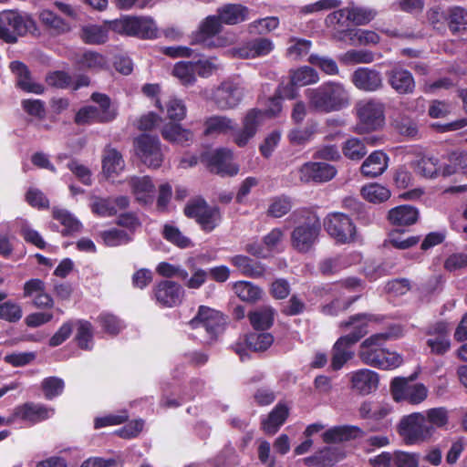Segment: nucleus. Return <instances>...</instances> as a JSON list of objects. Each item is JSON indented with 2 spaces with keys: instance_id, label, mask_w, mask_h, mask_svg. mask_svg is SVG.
<instances>
[{
  "instance_id": "f257e3e1",
  "label": "nucleus",
  "mask_w": 467,
  "mask_h": 467,
  "mask_svg": "<svg viewBox=\"0 0 467 467\" xmlns=\"http://www.w3.org/2000/svg\"><path fill=\"white\" fill-rule=\"evenodd\" d=\"M403 336V327L390 324L386 330L375 333L367 337L359 346L358 357L362 363L383 370H391L403 363V358L397 352L389 351L382 346L390 340Z\"/></svg>"
},
{
  "instance_id": "f03ea898",
  "label": "nucleus",
  "mask_w": 467,
  "mask_h": 467,
  "mask_svg": "<svg viewBox=\"0 0 467 467\" xmlns=\"http://www.w3.org/2000/svg\"><path fill=\"white\" fill-rule=\"evenodd\" d=\"M385 317L379 314L358 313L350 316L340 323L341 328H350V333L337 338L332 347L330 368L333 371L341 369L344 365L353 358L352 348L368 333L369 323H382Z\"/></svg>"
},
{
  "instance_id": "7ed1b4c3",
  "label": "nucleus",
  "mask_w": 467,
  "mask_h": 467,
  "mask_svg": "<svg viewBox=\"0 0 467 467\" xmlns=\"http://www.w3.org/2000/svg\"><path fill=\"white\" fill-rule=\"evenodd\" d=\"M296 226L291 233V245L301 254H306L318 242L322 223L318 215L309 209H297L290 215Z\"/></svg>"
},
{
  "instance_id": "20e7f679",
  "label": "nucleus",
  "mask_w": 467,
  "mask_h": 467,
  "mask_svg": "<svg viewBox=\"0 0 467 467\" xmlns=\"http://www.w3.org/2000/svg\"><path fill=\"white\" fill-rule=\"evenodd\" d=\"M305 95L309 107L321 113L339 111L350 104L348 90L336 81H326L315 88H307Z\"/></svg>"
},
{
  "instance_id": "39448f33",
  "label": "nucleus",
  "mask_w": 467,
  "mask_h": 467,
  "mask_svg": "<svg viewBox=\"0 0 467 467\" xmlns=\"http://www.w3.org/2000/svg\"><path fill=\"white\" fill-rule=\"evenodd\" d=\"M107 30L127 36L140 39H156L159 37V29L150 16H121L119 18L105 21Z\"/></svg>"
},
{
  "instance_id": "423d86ee",
  "label": "nucleus",
  "mask_w": 467,
  "mask_h": 467,
  "mask_svg": "<svg viewBox=\"0 0 467 467\" xmlns=\"http://www.w3.org/2000/svg\"><path fill=\"white\" fill-rule=\"evenodd\" d=\"M36 30V23L31 16L13 9L0 12V39L3 42L16 44L19 37Z\"/></svg>"
},
{
  "instance_id": "0eeeda50",
  "label": "nucleus",
  "mask_w": 467,
  "mask_h": 467,
  "mask_svg": "<svg viewBox=\"0 0 467 467\" xmlns=\"http://www.w3.org/2000/svg\"><path fill=\"white\" fill-rule=\"evenodd\" d=\"M396 430L403 443L408 446L420 444L432 438V428L427 425L425 415L421 412L404 415Z\"/></svg>"
},
{
  "instance_id": "6e6552de",
  "label": "nucleus",
  "mask_w": 467,
  "mask_h": 467,
  "mask_svg": "<svg viewBox=\"0 0 467 467\" xmlns=\"http://www.w3.org/2000/svg\"><path fill=\"white\" fill-rule=\"evenodd\" d=\"M183 213L187 218L193 219L205 233L213 232L223 221L221 209L209 205L202 196L189 200Z\"/></svg>"
},
{
  "instance_id": "1a4fd4ad",
  "label": "nucleus",
  "mask_w": 467,
  "mask_h": 467,
  "mask_svg": "<svg viewBox=\"0 0 467 467\" xmlns=\"http://www.w3.org/2000/svg\"><path fill=\"white\" fill-rule=\"evenodd\" d=\"M201 162L213 174L221 177H234L239 172V165L234 162V152L228 148H217L204 151L200 156Z\"/></svg>"
},
{
  "instance_id": "9d476101",
  "label": "nucleus",
  "mask_w": 467,
  "mask_h": 467,
  "mask_svg": "<svg viewBox=\"0 0 467 467\" xmlns=\"http://www.w3.org/2000/svg\"><path fill=\"white\" fill-rule=\"evenodd\" d=\"M223 29V26L217 14L208 16L201 21L197 30L192 33L191 44L207 49L222 47L225 43V39L219 36Z\"/></svg>"
},
{
  "instance_id": "9b49d317",
  "label": "nucleus",
  "mask_w": 467,
  "mask_h": 467,
  "mask_svg": "<svg viewBox=\"0 0 467 467\" xmlns=\"http://www.w3.org/2000/svg\"><path fill=\"white\" fill-rule=\"evenodd\" d=\"M323 226L327 234L337 244H350L356 239V224L353 220L344 213H329L324 218Z\"/></svg>"
},
{
  "instance_id": "f8f14e48",
  "label": "nucleus",
  "mask_w": 467,
  "mask_h": 467,
  "mask_svg": "<svg viewBox=\"0 0 467 467\" xmlns=\"http://www.w3.org/2000/svg\"><path fill=\"white\" fill-rule=\"evenodd\" d=\"M384 110V104L380 101L369 99L359 102L357 105L358 130L370 132L382 127L385 121Z\"/></svg>"
},
{
  "instance_id": "ddd939ff",
  "label": "nucleus",
  "mask_w": 467,
  "mask_h": 467,
  "mask_svg": "<svg viewBox=\"0 0 467 467\" xmlns=\"http://www.w3.org/2000/svg\"><path fill=\"white\" fill-rule=\"evenodd\" d=\"M390 394L396 402L418 405L427 399L428 389L423 383L410 384L408 379L396 377L390 382Z\"/></svg>"
},
{
  "instance_id": "4468645a",
  "label": "nucleus",
  "mask_w": 467,
  "mask_h": 467,
  "mask_svg": "<svg viewBox=\"0 0 467 467\" xmlns=\"http://www.w3.org/2000/svg\"><path fill=\"white\" fill-rule=\"evenodd\" d=\"M136 155L148 167L157 169L161 166L163 154L157 136L142 133L133 140Z\"/></svg>"
},
{
  "instance_id": "2eb2a0df",
  "label": "nucleus",
  "mask_w": 467,
  "mask_h": 467,
  "mask_svg": "<svg viewBox=\"0 0 467 467\" xmlns=\"http://www.w3.org/2000/svg\"><path fill=\"white\" fill-rule=\"evenodd\" d=\"M226 320L217 310L205 306H199L197 315L190 321L192 328L203 327L211 340H214L223 332Z\"/></svg>"
},
{
  "instance_id": "dca6fc26",
  "label": "nucleus",
  "mask_w": 467,
  "mask_h": 467,
  "mask_svg": "<svg viewBox=\"0 0 467 467\" xmlns=\"http://www.w3.org/2000/svg\"><path fill=\"white\" fill-rule=\"evenodd\" d=\"M274 343V336L269 332L254 331L245 334L232 345V349L240 357L241 361L249 358L247 351L265 352Z\"/></svg>"
},
{
  "instance_id": "f3484780",
  "label": "nucleus",
  "mask_w": 467,
  "mask_h": 467,
  "mask_svg": "<svg viewBox=\"0 0 467 467\" xmlns=\"http://www.w3.org/2000/svg\"><path fill=\"white\" fill-rule=\"evenodd\" d=\"M54 412L53 408L47 407L45 404L32 401L25 402L14 409L12 415L6 419V425L13 423L16 419L35 425L49 419Z\"/></svg>"
},
{
  "instance_id": "a211bd4d",
  "label": "nucleus",
  "mask_w": 467,
  "mask_h": 467,
  "mask_svg": "<svg viewBox=\"0 0 467 467\" xmlns=\"http://www.w3.org/2000/svg\"><path fill=\"white\" fill-rule=\"evenodd\" d=\"M182 285L174 281L161 280L152 288V298L162 307H173L182 302Z\"/></svg>"
},
{
  "instance_id": "6ab92c4d",
  "label": "nucleus",
  "mask_w": 467,
  "mask_h": 467,
  "mask_svg": "<svg viewBox=\"0 0 467 467\" xmlns=\"http://www.w3.org/2000/svg\"><path fill=\"white\" fill-rule=\"evenodd\" d=\"M298 172L303 182L323 183L331 181L337 175V169L327 162L307 161L299 168Z\"/></svg>"
},
{
  "instance_id": "aec40b11",
  "label": "nucleus",
  "mask_w": 467,
  "mask_h": 467,
  "mask_svg": "<svg viewBox=\"0 0 467 467\" xmlns=\"http://www.w3.org/2000/svg\"><path fill=\"white\" fill-rule=\"evenodd\" d=\"M243 89L233 82H223L213 93V100L220 109L235 108L242 100Z\"/></svg>"
},
{
  "instance_id": "412c9836",
  "label": "nucleus",
  "mask_w": 467,
  "mask_h": 467,
  "mask_svg": "<svg viewBox=\"0 0 467 467\" xmlns=\"http://www.w3.org/2000/svg\"><path fill=\"white\" fill-rule=\"evenodd\" d=\"M350 388L359 395H368L379 387V374L368 368H360L349 373Z\"/></svg>"
},
{
  "instance_id": "4be33fe9",
  "label": "nucleus",
  "mask_w": 467,
  "mask_h": 467,
  "mask_svg": "<svg viewBox=\"0 0 467 467\" xmlns=\"http://www.w3.org/2000/svg\"><path fill=\"white\" fill-rule=\"evenodd\" d=\"M10 70L16 77V87L26 93L44 94L46 88L43 84L33 81L28 67L18 60L10 63Z\"/></svg>"
},
{
  "instance_id": "5701e85b",
  "label": "nucleus",
  "mask_w": 467,
  "mask_h": 467,
  "mask_svg": "<svg viewBox=\"0 0 467 467\" xmlns=\"http://www.w3.org/2000/svg\"><path fill=\"white\" fill-rule=\"evenodd\" d=\"M354 86L366 92L377 91L382 88V77L379 71L368 67H358L352 76Z\"/></svg>"
},
{
  "instance_id": "b1692460",
  "label": "nucleus",
  "mask_w": 467,
  "mask_h": 467,
  "mask_svg": "<svg viewBox=\"0 0 467 467\" xmlns=\"http://www.w3.org/2000/svg\"><path fill=\"white\" fill-rule=\"evenodd\" d=\"M327 26L333 27L334 35L338 40L347 38L353 40L355 28L350 27L351 20L348 17V8L337 9L326 17Z\"/></svg>"
},
{
  "instance_id": "393cba45",
  "label": "nucleus",
  "mask_w": 467,
  "mask_h": 467,
  "mask_svg": "<svg viewBox=\"0 0 467 467\" xmlns=\"http://www.w3.org/2000/svg\"><path fill=\"white\" fill-rule=\"evenodd\" d=\"M389 85L399 94H412L415 90V80L412 74L402 67H396L386 72Z\"/></svg>"
},
{
  "instance_id": "a878e982",
  "label": "nucleus",
  "mask_w": 467,
  "mask_h": 467,
  "mask_svg": "<svg viewBox=\"0 0 467 467\" xmlns=\"http://www.w3.org/2000/svg\"><path fill=\"white\" fill-rule=\"evenodd\" d=\"M364 431L355 425H338L327 429L322 433V440L325 443H340L353 441L363 437Z\"/></svg>"
},
{
  "instance_id": "bb28decb",
  "label": "nucleus",
  "mask_w": 467,
  "mask_h": 467,
  "mask_svg": "<svg viewBox=\"0 0 467 467\" xmlns=\"http://www.w3.org/2000/svg\"><path fill=\"white\" fill-rule=\"evenodd\" d=\"M251 10L242 4H224L217 8L216 14L223 26H235L250 18Z\"/></svg>"
},
{
  "instance_id": "cd10ccee",
  "label": "nucleus",
  "mask_w": 467,
  "mask_h": 467,
  "mask_svg": "<svg viewBox=\"0 0 467 467\" xmlns=\"http://www.w3.org/2000/svg\"><path fill=\"white\" fill-rule=\"evenodd\" d=\"M262 111L258 109L248 110L243 119V129L234 134V141L239 147H244L256 134Z\"/></svg>"
},
{
  "instance_id": "c85d7f7f",
  "label": "nucleus",
  "mask_w": 467,
  "mask_h": 467,
  "mask_svg": "<svg viewBox=\"0 0 467 467\" xmlns=\"http://www.w3.org/2000/svg\"><path fill=\"white\" fill-rule=\"evenodd\" d=\"M229 262L243 275L250 278H261L266 271L265 265L263 263L244 254L234 255L229 258Z\"/></svg>"
},
{
  "instance_id": "c756f323",
  "label": "nucleus",
  "mask_w": 467,
  "mask_h": 467,
  "mask_svg": "<svg viewBox=\"0 0 467 467\" xmlns=\"http://www.w3.org/2000/svg\"><path fill=\"white\" fill-rule=\"evenodd\" d=\"M418 219V209L409 204L391 208L387 214V220L393 226H410L416 223Z\"/></svg>"
},
{
  "instance_id": "7c9ffc66",
  "label": "nucleus",
  "mask_w": 467,
  "mask_h": 467,
  "mask_svg": "<svg viewBox=\"0 0 467 467\" xmlns=\"http://www.w3.org/2000/svg\"><path fill=\"white\" fill-rule=\"evenodd\" d=\"M205 136L226 135L235 130L237 124L226 116L213 115L204 120Z\"/></svg>"
},
{
  "instance_id": "2f4dec72",
  "label": "nucleus",
  "mask_w": 467,
  "mask_h": 467,
  "mask_svg": "<svg viewBox=\"0 0 467 467\" xmlns=\"http://www.w3.org/2000/svg\"><path fill=\"white\" fill-rule=\"evenodd\" d=\"M388 156L382 150H375L368 155L360 167L366 177L375 178L381 175L388 167Z\"/></svg>"
},
{
  "instance_id": "473e14b6",
  "label": "nucleus",
  "mask_w": 467,
  "mask_h": 467,
  "mask_svg": "<svg viewBox=\"0 0 467 467\" xmlns=\"http://www.w3.org/2000/svg\"><path fill=\"white\" fill-rule=\"evenodd\" d=\"M275 310L270 306H265L256 310L250 311L247 315L252 327L256 331L266 332L275 322Z\"/></svg>"
},
{
  "instance_id": "72a5a7b5",
  "label": "nucleus",
  "mask_w": 467,
  "mask_h": 467,
  "mask_svg": "<svg viewBox=\"0 0 467 467\" xmlns=\"http://www.w3.org/2000/svg\"><path fill=\"white\" fill-rule=\"evenodd\" d=\"M289 416V409L285 403H277L262 421V428L266 434H275Z\"/></svg>"
},
{
  "instance_id": "f704fd0d",
  "label": "nucleus",
  "mask_w": 467,
  "mask_h": 467,
  "mask_svg": "<svg viewBox=\"0 0 467 467\" xmlns=\"http://www.w3.org/2000/svg\"><path fill=\"white\" fill-rule=\"evenodd\" d=\"M90 99L98 104L97 110L101 124L109 123L118 117V107L112 103L107 94L94 92L91 94Z\"/></svg>"
},
{
  "instance_id": "c9c22d12",
  "label": "nucleus",
  "mask_w": 467,
  "mask_h": 467,
  "mask_svg": "<svg viewBox=\"0 0 467 467\" xmlns=\"http://www.w3.org/2000/svg\"><path fill=\"white\" fill-rule=\"evenodd\" d=\"M130 185L136 200L142 204L152 202L155 186L149 176L134 177L130 180Z\"/></svg>"
},
{
  "instance_id": "e433bc0d",
  "label": "nucleus",
  "mask_w": 467,
  "mask_h": 467,
  "mask_svg": "<svg viewBox=\"0 0 467 467\" xmlns=\"http://www.w3.org/2000/svg\"><path fill=\"white\" fill-rule=\"evenodd\" d=\"M161 133L165 140L182 145L188 144L193 138V134L190 130L183 129L180 124L173 122L163 125Z\"/></svg>"
},
{
  "instance_id": "4c0bfd02",
  "label": "nucleus",
  "mask_w": 467,
  "mask_h": 467,
  "mask_svg": "<svg viewBox=\"0 0 467 467\" xmlns=\"http://www.w3.org/2000/svg\"><path fill=\"white\" fill-rule=\"evenodd\" d=\"M41 24L53 35H62L70 31V25L55 12L44 9L39 13Z\"/></svg>"
},
{
  "instance_id": "58836bf2",
  "label": "nucleus",
  "mask_w": 467,
  "mask_h": 467,
  "mask_svg": "<svg viewBox=\"0 0 467 467\" xmlns=\"http://www.w3.org/2000/svg\"><path fill=\"white\" fill-rule=\"evenodd\" d=\"M125 162L121 153L114 148L105 150L102 158V171L107 177L119 174L124 170Z\"/></svg>"
},
{
  "instance_id": "ea45409f",
  "label": "nucleus",
  "mask_w": 467,
  "mask_h": 467,
  "mask_svg": "<svg viewBox=\"0 0 467 467\" xmlns=\"http://www.w3.org/2000/svg\"><path fill=\"white\" fill-rule=\"evenodd\" d=\"M449 28L454 36L467 38V11L464 8L454 6L450 9Z\"/></svg>"
},
{
  "instance_id": "a19ab883",
  "label": "nucleus",
  "mask_w": 467,
  "mask_h": 467,
  "mask_svg": "<svg viewBox=\"0 0 467 467\" xmlns=\"http://www.w3.org/2000/svg\"><path fill=\"white\" fill-rule=\"evenodd\" d=\"M274 49V43L266 37H258L245 43L242 51L244 57H259L270 54Z\"/></svg>"
},
{
  "instance_id": "79ce46f5",
  "label": "nucleus",
  "mask_w": 467,
  "mask_h": 467,
  "mask_svg": "<svg viewBox=\"0 0 467 467\" xmlns=\"http://www.w3.org/2000/svg\"><path fill=\"white\" fill-rule=\"evenodd\" d=\"M52 216L58 221L63 226L61 234L63 236H68L81 230V223L74 217L67 210L54 207Z\"/></svg>"
},
{
  "instance_id": "37998d69",
  "label": "nucleus",
  "mask_w": 467,
  "mask_h": 467,
  "mask_svg": "<svg viewBox=\"0 0 467 467\" xmlns=\"http://www.w3.org/2000/svg\"><path fill=\"white\" fill-rule=\"evenodd\" d=\"M77 333L75 341L78 347L82 350H91L93 348V327L91 323L85 319H78L76 322Z\"/></svg>"
},
{
  "instance_id": "c03bdc74",
  "label": "nucleus",
  "mask_w": 467,
  "mask_h": 467,
  "mask_svg": "<svg viewBox=\"0 0 467 467\" xmlns=\"http://www.w3.org/2000/svg\"><path fill=\"white\" fill-rule=\"evenodd\" d=\"M342 206L355 215L356 219L363 225H368L373 221V216L370 215L366 205L357 198L346 197Z\"/></svg>"
},
{
  "instance_id": "a18cd8bd",
  "label": "nucleus",
  "mask_w": 467,
  "mask_h": 467,
  "mask_svg": "<svg viewBox=\"0 0 467 467\" xmlns=\"http://www.w3.org/2000/svg\"><path fill=\"white\" fill-rule=\"evenodd\" d=\"M234 290L242 301L248 303H255L262 296V289L249 281L235 282Z\"/></svg>"
},
{
  "instance_id": "49530a36",
  "label": "nucleus",
  "mask_w": 467,
  "mask_h": 467,
  "mask_svg": "<svg viewBox=\"0 0 467 467\" xmlns=\"http://www.w3.org/2000/svg\"><path fill=\"white\" fill-rule=\"evenodd\" d=\"M290 78L292 83L298 87L316 84L319 81L317 71L309 66H303L296 69L290 70Z\"/></svg>"
},
{
  "instance_id": "de8ad7c7",
  "label": "nucleus",
  "mask_w": 467,
  "mask_h": 467,
  "mask_svg": "<svg viewBox=\"0 0 467 467\" xmlns=\"http://www.w3.org/2000/svg\"><path fill=\"white\" fill-rule=\"evenodd\" d=\"M360 193L362 197L372 203H381L390 198V191L380 184L371 183L361 188Z\"/></svg>"
},
{
  "instance_id": "09e8293b",
  "label": "nucleus",
  "mask_w": 467,
  "mask_h": 467,
  "mask_svg": "<svg viewBox=\"0 0 467 467\" xmlns=\"http://www.w3.org/2000/svg\"><path fill=\"white\" fill-rule=\"evenodd\" d=\"M336 461V450L325 447L315 454L303 459L306 466L313 467H326L332 465Z\"/></svg>"
},
{
  "instance_id": "8fccbe9b",
  "label": "nucleus",
  "mask_w": 467,
  "mask_h": 467,
  "mask_svg": "<svg viewBox=\"0 0 467 467\" xmlns=\"http://www.w3.org/2000/svg\"><path fill=\"white\" fill-rule=\"evenodd\" d=\"M279 26V18L277 16H266L256 19L247 25V32L254 36L266 35Z\"/></svg>"
},
{
  "instance_id": "3c124183",
  "label": "nucleus",
  "mask_w": 467,
  "mask_h": 467,
  "mask_svg": "<svg viewBox=\"0 0 467 467\" xmlns=\"http://www.w3.org/2000/svg\"><path fill=\"white\" fill-rule=\"evenodd\" d=\"M424 415L427 425L432 428V436L435 434L436 429L444 428L449 423L448 410L444 407L429 409Z\"/></svg>"
},
{
  "instance_id": "603ef678",
  "label": "nucleus",
  "mask_w": 467,
  "mask_h": 467,
  "mask_svg": "<svg viewBox=\"0 0 467 467\" xmlns=\"http://www.w3.org/2000/svg\"><path fill=\"white\" fill-rule=\"evenodd\" d=\"M162 237L179 248H188L192 245L189 237L185 236L178 227L166 223L163 225Z\"/></svg>"
},
{
  "instance_id": "864d4df0",
  "label": "nucleus",
  "mask_w": 467,
  "mask_h": 467,
  "mask_svg": "<svg viewBox=\"0 0 467 467\" xmlns=\"http://www.w3.org/2000/svg\"><path fill=\"white\" fill-rule=\"evenodd\" d=\"M292 199L286 195L274 197L267 209V215L273 218H281L292 209Z\"/></svg>"
},
{
  "instance_id": "5fc2aeb1",
  "label": "nucleus",
  "mask_w": 467,
  "mask_h": 467,
  "mask_svg": "<svg viewBox=\"0 0 467 467\" xmlns=\"http://www.w3.org/2000/svg\"><path fill=\"white\" fill-rule=\"evenodd\" d=\"M172 75L184 86L193 85L196 81L194 66L192 61L177 62L173 67Z\"/></svg>"
},
{
  "instance_id": "6e6d98bb",
  "label": "nucleus",
  "mask_w": 467,
  "mask_h": 467,
  "mask_svg": "<svg viewBox=\"0 0 467 467\" xmlns=\"http://www.w3.org/2000/svg\"><path fill=\"white\" fill-rule=\"evenodd\" d=\"M99 236L106 246L115 247L127 244L131 241L130 236L123 230L112 228L99 233Z\"/></svg>"
},
{
  "instance_id": "4d7b16f0",
  "label": "nucleus",
  "mask_w": 467,
  "mask_h": 467,
  "mask_svg": "<svg viewBox=\"0 0 467 467\" xmlns=\"http://www.w3.org/2000/svg\"><path fill=\"white\" fill-rule=\"evenodd\" d=\"M65 389V382L62 379L52 376L45 378L41 382V389L47 400L60 396Z\"/></svg>"
},
{
  "instance_id": "13d9d810",
  "label": "nucleus",
  "mask_w": 467,
  "mask_h": 467,
  "mask_svg": "<svg viewBox=\"0 0 467 467\" xmlns=\"http://www.w3.org/2000/svg\"><path fill=\"white\" fill-rule=\"evenodd\" d=\"M345 157L352 161H359L367 154L365 143L357 138H350L342 146Z\"/></svg>"
},
{
  "instance_id": "bf43d9fd",
  "label": "nucleus",
  "mask_w": 467,
  "mask_h": 467,
  "mask_svg": "<svg viewBox=\"0 0 467 467\" xmlns=\"http://www.w3.org/2000/svg\"><path fill=\"white\" fill-rule=\"evenodd\" d=\"M81 38L89 45L104 44L108 39L107 30L99 26H87L81 29Z\"/></svg>"
},
{
  "instance_id": "052dcab7",
  "label": "nucleus",
  "mask_w": 467,
  "mask_h": 467,
  "mask_svg": "<svg viewBox=\"0 0 467 467\" xmlns=\"http://www.w3.org/2000/svg\"><path fill=\"white\" fill-rule=\"evenodd\" d=\"M307 61L311 65L317 67L327 75L336 76L339 73V68L337 62L331 57L320 56L318 54H311L308 57Z\"/></svg>"
},
{
  "instance_id": "680f3d73",
  "label": "nucleus",
  "mask_w": 467,
  "mask_h": 467,
  "mask_svg": "<svg viewBox=\"0 0 467 467\" xmlns=\"http://www.w3.org/2000/svg\"><path fill=\"white\" fill-rule=\"evenodd\" d=\"M345 268L346 265L340 256L324 258L317 265L319 274L325 277L337 275Z\"/></svg>"
},
{
  "instance_id": "e2e57ef3",
  "label": "nucleus",
  "mask_w": 467,
  "mask_h": 467,
  "mask_svg": "<svg viewBox=\"0 0 467 467\" xmlns=\"http://www.w3.org/2000/svg\"><path fill=\"white\" fill-rule=\"evenodd\" d=\"M74 122L78 126L95 123L101 124V120L98 115L97 106L88 105L81 107L74 117Z\"/></svg>"
},
{
  "instance_id": "0e129e2a",
  "label": "nucleus",
  "mask_w": 467,
  "mask_h": 467,
  "mask_svg": "<svg viewBox=\"0 0 467 467\" xmlns=\"http://www.w3.org/2000/svg\"><path fill=\"white\" fill-rule=\"evenodd\" d=\"M90 209L94 214L100 217H110L117 214L112 198L95 197Z\"/></svg>"
},
{
  "instance_id": "69168bd1",
  "label": "nucleus",
  "mask_w": 467,
  "mask_h": 467,
  "mask_svg": "<svg viewBox=\"0 0 467 467\" xmlns=\"http://www.w3.org/2000/svg\"><path fill=\"white\" fill-rule=\"evenodd\" d=\"M45 81L52 88L64 89L70 86L72 78L64 70H55L46 75Z\"/></svg>"
},
{
  "instance_id": "338daca9",
  "label": "nucleus",
  "mask_w": 467,
  "mask_h": 467,
  "mask_svg": "<svg viewBox=\"0 0 467 467\" xmlns=\"http://www.w3.org/2000/svg\"><path fill=\"white\" fill-rule=\"evenodd\" d=\"M22 317V308L18 304L6 301L0 304V319L16 323Z\"/></svg>"
},
{
  "instance_id": "774afa93",
  "label": "nucleus",
  "mask_w": 467,
  "mask_h": 467,
  "mask_svg": "<svg viewBox=\"0 0 467 467\" xmlns=\"http://www.w3.org/2000/svg\"><path fill=\"white\" fill-rule=\"evenodd\" d=\"M306 309V303L297 295H293L289 300L282 306L280 311L285 317H295L302 315Z\"/></svg>"
}]
</instances>
